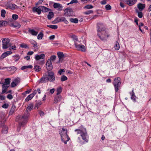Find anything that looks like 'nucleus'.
Returning a JSON list of instances; mask_svg holds the SVG:
<instances>
[{"instance_id":"f257e3e1","label":"nucleus","mask_w":151,"mask_h":151,"mask_svg":"<svg viewBox=\"0 0 151 151\" xmlns=\"http://www.w3.org/2000/svg\"><path fill=\"white\" fill-rule=\"evenodd\" d=\"M105 29V27L103 24L101 23L98 24L97 26L98 35L102 41L106 40L109 37V35L106 33Z\"/></svg>"},{"instance_id":"f03ea898","label":"nucleus","mask_w":151,"mask_h":151,"mask_svg":"<svg viewBox=\"0 0 151 151\" xmlns=\"http://www.w3.org/2000/svg\"><path fill=\"white\" fill-rule=\"evenodd\" d=\"M75 132L77 134H80L84 142L87 143L88 142L89 136L88 134L86 129L82 125L80 126L78 129H75Z\"/></svg>"},{"instance_id":"7ed1b4c3","label":"nucleus","mask_w":151,"mask_h":151,"mask_svg":"<svg viewBox=\"0 0 151 151\" xmlns=\"http://www.w3.org/2000/svg\"><path fill=\"white\" fill-rule=\"evenodd\" d=\"M33 107V104H31L27 108L26 112L24 113L21 118L22 119H23V122L21 124L23 126L27 123L29 115V112L32 109Z\"/></svg>"},{"instance_id":"20e7f679","label":"nucleus","mask_w":151,"mask_h":151,"mask_svg":"<svg viewBox=\"0 0 151 151\" xmlns=\"http://www.w3.org/2000/svg\"><path fill=\"white\" fill-rule=\"evenodd\" d=\"M10 80V78H7L5 79V82L4 83H3L2 81L0 82V84L2 85L1 94H3L7 91V88L9 86Z\"/></svg>"},{"instance_id":"39448f33","label":"nucleus","mask_w":151,"mask_h":151,"mask_svg":"<svg viewBox=\"0 0 151 151\" xmlns=\"http://www.w3.org/2000/svg\"><path fill=\"white\" fill-rule=\"evenodd\" d=\"M120 80L119 78H115L114 80L113 84L115 88V90L116 92H118L120 86L121 84Z\"/></svg>"},{"instance_id":"423d86ee","label":"nucleus","mask_w":151,"mask_h":151,"mask_svg":"<svg viewBox=\"0 0 151 151\" xmlns=\"http://www.w3.org/2000/svg\"><path fill=\"white\" fill-rule=\"evenodd\" d=\"M10 40L8 38H4L2 40V47L3 49H5L8 48L9 46Z\"/></svg>"},{"instance_id":"0eeeda50","label":"nucleus","mask_w":151,"mask_h":151,"mask_svg":"<svg viewBox=\"0 0 151 151\" xmlns=\"http://www.w3.org/2000/svg\"><path fill=\"white\" fill-rule=\"evenodd\" d=\"M60 134L61 136L62 141L64 142V138L67 137V130L63 128L62 130L60 132Z\"/></svg>"},{"instance_id":"6e6552de","label":"nucleus","mask_w":151,"mask_h":151,"mask_svg":"<svg viewBox=\"0 0 151 151\" xmlns=\"http://www.w3.org/2000/svg\"><path fill=\"white\" fill-rule=\"evenodd\" d=\"M62 22H64L66 24L68 23V21L63 17L57 18L54 21H53L52 23L53 24H55Z\"/></svg>"},{"instance_id":"1a4fd4ad","label":"nucleus","mask_w":151,"mask_h":151,"mask_svg":"<svg viewBox=\"0 0 151 151\" xmlns=\"http://www.w3.org/2000/svg\"><path fill=\"white\" fill-rule=\"evenodd\" d=\"M47 77L48 80L51 82H52L55 80V78L54 76V73L51 71H48L47 72Z\"/></svg>"},{"instance_id":"9d476101","label":"nucleus","mask_w":151,"mask_h":151,"mask_svg":"<svg viewBox=\"0 0 151 151\" xmlns=\"http://www.w3.org/2000/svg\"><path fill=\"white\" fill-rule=\"evenodd\" d=\"M72 9L70 8H67L64 10V16L65 17L72 16Z\"/></svg>"},{"instance_id":"9b49d317","label":"nucleus","mask_w":151,"mask_h":151,"mask_svg":"<svg viewBox=\"0 0 151 151\" xmlns=\"http://www.w3.org/2000/svg\"><path fill=\"white\" fill-rule=\"evenodd\" d=\"M5 114L2 112H0V124H2L3 125L4 122L6 121V120L4 119V116Z\"/></svg>"},{"instance_id":"f8f14e48","label":"nucleus","mask_w":151,"mask_h":151,"mask_svg":"<svg viewBox=\"0 0 151 151\" xmlns=\"http://www.w3.org/2000/svg\"><path fill=\"white\" fill-rule=\"evenodd\" d=\"M46 67L47 70L49 71L51 70L52 68V65L50 60H48L46 63Z\"/></svg>"},{"instance_id":"ddd939ff","label":"nucleus","mask_w":151,"mask_h":151,"mask_svg":"<svg viewBox=\"0 0 151 151\" xmlns=\"http://www.w3.org/2000/svg\"><path fill=\"white\" fill-rule=\"evenodd\" d=\"M75 45L76 48L78 50L82 51H85V46L84 45H77L76 43H75Z\"/></svg>"},{"instance_id":"4468645a","label":"nucleus","mask_w":151,"mask_h":151,"mask_svg":"<svg viewBox=\"0 0 151 151\" xmlns=\"http://www.w3.org/2000/svg\"><path fill=\"white\" fill-rule=\"evenodd\" d=\"M58 56L59 58V61H62L65 58V56L62 52H58L57 53Z\"/></svg>"},{"instance_id":"2eb2a0df","label":"nucleus","mask_w":151,"mask_h":151,"mask_svg":"<svg viewBox=\"0 0 151 151\" xmlns=\"http://www.w3.org/2000/svg\"><path fill=\"white\" fill-rule=\"evenodd\" d=\"M41 7V6H39L38 8L33 7L32 9V11L34 12H37L38 14H40L42 11L41 8L40 7Z\"/></svg>"},{"instance_id":"dca6fc26","label":"nucleus","mask_w":151,"mask_h":151,"mask_svg":"<svg viewBox=\"0 0 151 151\" xmlns=\"http://www.w3.org/2000/svg\"><path fill=\"white\" fill-rule=\"evenodd\" d=\"M12 53V52L11 51H7L4 52L0 57V59L2 60L4 59V58L8 56L9 55L11 54Z\"/></svg>"},{"instance_id":"f3484780","label":"nucleus","mask_w":151,"mask_h":151,"mask_svg":"<svg viewBox=\"0 0 151 151\" xmlns=\"http://www.w3.org/2000/svg\"><path fill=\"white\" fill-rule=\"evenodd\" d=\"M129 93L130 94V95L131 96V99L132 100L134 101H135L136 99H137V97L135 95L134 93V89L133 88L131 92H129Z\"/></svg>"},{"instance_id":"a211bd4d","label":"nucleus","mask_w":151,"mask_h":151,"mask_svg":"<svg viewBox=\"0 0 151 151\" xmlns=\"http://www.w3.org/2000/svg\"><path fill=\"white\" fill-rule=\"evenodd\" d=\"M45 56V55L44 54H42L40 55L36 54L35 58L36 60H38L40 59L44 58Z\"/></svg>"},{"instance_id":"6ab92c4d","label":"nucleus","mask_w":151,"mask_h":151,"mask_svg":"<svg viewBox=\"0 0 151 151\" xmlns=\"http://www.w3.org/2000/svg\"><path fill=\"white\" fill-rule=\"evenodd\" d=\"M53 7L55 9H58L59 10H61L63 8V6L59 3H55L53 4Z\"/></svg>"},{"instance_id":"aec40b11","label":"nucleus","mask_w":151,"mask_h":151,"mask_svg":"<svg viewBox=\"0 0 151 151\" xmlns=\"http://www.w3.org/2000/svg\"><path fill=\"white\" fill-rule=\"evenodd\" d=\"M0 125H1V126H3L2 130V132L4 133H7L8 130L7 127L6 126H4V123L3 125L2 124H0Z\"/></svg>"},{"instance_id":"412c9836","label":"nucleus","mask_w":151,"mask_h":151,"mask_svg":"<svg viewBox=\"0 0 151 151\" xmlns=\"http://www.w3.org/2000/svg\"><path fill=\"white\" fill-rule=\"evenodd\" d=\"M29 42L31 44L33 45V47L35 49H38V47L37 45V43L34 40H30Z\"/></svg>"},{"instance_id":"4be33fe9","label":"nucleus","mask_w":151,"mask_h":151,"mask_svg":"<svg viewBox=\"0 0 151 151\" xmlns=\"http://www.w3.org/2000/svg\"><path fill=\"white\" fill-rule=\"evenodd\" d=\"M61 97L62 96L60 95H59L57 96H55V98L54 103L55 104H57L60 102L61 99Z\"/></svg>"},{"instance_id":"5701e85b","label":"nucleus","mask_w":151,"mask_h":151,"mask_svg":"<svg viewBox=\"0 0 151 151\" xmlns=\"http://www.w3.org/2000/svg\"><path fill=\"white\" fill-rule=\"evenodd\" d=\"M28 32L32 35L34 36H36L38 34V32L35 31L34 29H29Z\"/></svg>"},{"instance_id":"b1692460","label":"nucleus","mask_w":151,"mask_h":151,"mask_svg":"<svg viewBox=\"0 0 151 151\" xmlns=\"http://www.w3.org/2000/svg\"><path fill=\"white\" fill-rule=\"evenodd\" d=\"M145 4H143L141 3H139L137 5V7L139 9L142 11L143 10L145 7Z\"/></svg>"},{"instance_id":"393cba45","label":"nucleus","mask_w":151,"mask_h":151,"mask_svg":"<svg viewBox=\"0 0 151 151\" xmlns=\"http://www.w3.org/2000/svg\"><path fill=\"white\" fill-rule=\"evenodd\" d=\"M137 1V0H129L127 1V4L131 6L134 4Z\"/></svg>"},{"instance_id":"a878e982","label":"nucleus","mask_w":151,"mask_h":151,"mask_svg":"<svg viewBox=\"0 0 151 151\" xmlns=\"http://www.w3.org/2000/svg\"><path fill=\"white\" fill-rule=\"evenodd\" d=\"M8 70L12 73H14L17 70V68L15 66H11L8 68Z\"/></svg>"},{"instance_id":"bb28decb","label":"nucleus","mask_w":151,"mask_h":151,"mask_svg":"<svg viewBox=\"0 0 151 151\" xmlns=\"http://www.w3.org/2000/svg\"><path fill=\"white\" fill-rule=\"evenodd\" d=\"M47 81H48V79L47 77H43L40 79L39 81V82L41 83H46Z\"/></svg>"},{"instance_id":"cd10ccee","label":"nucleus","mask_w":151,"mask_h":151,"mask_svg":"<svg viewBox=\"0 0 151 151\" xmlns=\"http://www.w3.org/2000/svg\"><path fill=\"white\" fill-rule=\"evenodd\" d=\"M40 7L41 8L42 11L43 12H46L50 10V9L45 7L44 6H41Z\"/></svg>"},{"instance_id":"c85d7f7f","label":"nucleus","mask_w":151,"mask_h":151,"mask_svg":"<svg viewBox=\"0 0 151 151\" xmlns=\"http://www.w3.org/2000/svg\"><path fill=\"white\" fill-rule=\"evenodd\" d=\"M11 26L15 28L18 29L20 27L21 25L20 24L18 23L15 24H11Z\"/></svg>"},{"instance_id":"c756f323","label":"nucleus","mask_w":151,"mask_h":151,"mask_svg":"<svg viewBox=\"0 0 151 151\" xmlns=\"http://www.w3.org/2000/svg\"><path fill=\"white\" fill-rule=\"evenodd\" d=\"M33 97V95H32L31 94L27 97L25 99V101L27 102L29 100H31Z\"/></svg>"},{"instance_id":"7c9ffc66","label":"nucleus","mask_w":151,"mask_h":151,"mask_svg":"<svg viewBox=\"0 0 151 151\" xmlns=\"http://www.w3.org/2000/svg\"><path fill=\"white\" fill-rule=\"evenodd\" d=\"M15 109L16 106H15L13 105L11 108L10 111L9 112V114L12 115L14 111L15 110Z\"/></svg>"},{"instance_id":"2f4dec72","label":"nucleus","mask_w":151,"mask_h":151,"mask_svg":"<svg viewBox=\"0 0 151 151\" xmlns=\"http://www.w3.org/2000/svg\"><path fill=\"white\" fill-rule=\"evenodd\" d=\"M32 67L33 66L32 65H29L28 66H22L21 68V70H24L27 68L32 69Z\"/></svg>"},{"instance_id":"473e14b6","label":"nucleus","mask_w":151,"mask_h":151,"mask_svg":"<svg viewBox=\"0 0 151 151\" xmlns=\"http://www.w3.org/2000/svg\"><path fill=\"white\" fill-rule=\"evenodd\" d=\"M17 84V80H15L14 81H12L11 84L12 87H14L16 86Z\"/></svg>"},{"instance_id":"72a5a7b5","label":"nucleus","mask_w":151,"mask_h":151,"mask_svg":"<svg viewBox=\"0 0 151 151\" xmlns=\"http://www.w3.org/2000/svg\"><path fill=\"white\" fill-rule=\"evenodd\" d=\"M70 21L74 23H77L78 22V20L77 18H71L70 19Z\"/></svg>"},{"instance_id":"f704fd0d","label":"nucleus","mask_w":151,"mask_h":151,"mask_svg":"<svg viewBox=\"0 0 151 151\" xmlns=\"http://www.w3.org/2000/svg\"><path fill=\"white\" fill-rule=\"evenodd\" d=\"M53 16L54 14L53 12H50L47 15V18L49 19L50 20Z\"/></svg>"},{"instance_id":"c9c22d12","label":"nucleus","mask_w":151,"mask_h":151,"mask_svg":"<svg viewBox=\"0 0 151 151\" xmlns=\"http://www.w3.org/2000/svg\"><path fill=\"white\" fill-rule=\"evenodd\" d=\"M7 24V22L6 21H0V27L5 26Z\"/></svg>"},{"instance_id":"e433bc0d","label":"nucleus","mask_w":151,"mask_h":151,"mask_svg":"<svg viewBox=\"0 0 151 151\" xmlns=\"http://www.w3.org/2000/svg\"><path fill=\"white\" fill-rule=\"evenodd\" d=\"M34 69L35 71L39 72L41 70V68L39 66L36 65L34 66Z\"/></svg>"},{"instance_id":"4c0bfd02","label":"nucleus","mask_w":151,"mask_h":151,"mask_svg":"<svg viewBox=\"0 0 151 151\" xmlns=\"http://www.w3.org/2000/svg\"><path fill=\"white\" fill-rule=\"evenodd\" d=\"M136 12L138 13V17L139 18H141L142 17L143 15L142 12H139L138 10H136Z\"/></svg>"},{"instance_id":"58836bf2","label":"nucleus","mask_w":151,"mask_h":151,"mask_svg":"<svg viewBox=\"0 0 151 151\" xmlns=\"http://www.w3.org/2000/svg\"><path fill=\"white\" fill-rule=\"evenodd\" d=\"M47 27L54 29H56L58 27L57 25H48Z\"/></svg>"},{"instance_id":"ea45409f","label":"nucleus","mask_w":151,"mask_h":151,"mask_svg":"<svg viewBox=\"0 0 151 151\" xmlns=\"http://www.w3.org/2000/svg\"><path fill=\"white\" fill-rule=\"evenodd\" d=\"M20 47L22 48H24L25 49L29 48L28 45L24 43H22V44L20 45Z\"/></svg>"},{"instance_id":"a19ab883","label":"nucleus","mask_w":151,"mask_h":151,"mask_svg":"<svg viewBox=\"0 0 151 151\" xmlns=\"http://www.w3.org/2000/svg\"><path fill=\"white\" fill-rule=\"evenodd\" d=\"M114 48L115 50H118L120 48L119 45V43L117 42H116L115 45L114 46Z\"/></svg>"},{"instance_id":"79ce46f5","label":"nucleus","mask_w":151,"mask_h":151,"mask_svg":"<svg viewBox=\"0 0 151 151\" xmlns=\"http://www.w3.org/2000/svg\"><path fill=\"white\" fill-rule=\"evenodd\" d=\"M43 36V34L42 32H40L37 36V38L38 40L41 39Z\"/></svg>"},{"instance_id":"37998d69","label":"nucleus","mask_w":151,"mask_h":151,"mask_svg":"<svg viewBox=\"0 0 151 151\" xmlns=\"http://www.w3.org/2000/svg\"><path fill=\"white\" fill-rule=\"evenodd\" d=\"M62 89L61 87H59L57 88V93L56 94L57 95H59L62 92Z\"/></svg>"},{"instance_id":"c03bdc74","label":"nucleus","mask_w":151,"mask_h":151,"mask_svg":"<svg viewBox=\"0 0 151 151\" xmlns=\"http://www.w3.org/2000/svg\"><path fill=\"white\" fill-rule=\"evenodd\" d=\"M6 11L4 9H2L1 11V16L2 17H4L5 16Z\"/></svg>"},{"instance_id":"a18cd8bd","label":"nucleus","mask_w":151,"mask_h":151,"mask_svg":"<svg viewBox=\"0 0 151 151\" xmlns=\"http://www.w3.org/2000/svg\"><path fill=\"white\" fill-rule=\"evenodd\" d=\"M68 79L67 77L64 75H63L61 78V81H64Z\"/></svg>"},{"instance_id":"49530a36","label":"nucleus","mask_w":151,"mask_h":151,"mask_svg":"<svg viewBox=\"0 0 151 151\" xmlns=\"http://www.w3.org/2000/svg\"><path fill=\"white\" fill-rule=\"evenodd\" d=\"M70 139V138L68 137V135H67V137H66V138L65 137L64 138V142H64L65 144H66L67 143V142L69 141Z\"/></svg>"},{"instance_id":"de8ad7c7","label":"nucleus","mask_w":151,"mask_h":151,"mask_svg":"<svg viewBox=\"0 0 151 151\" xmlns=\"http://www.w3.org/2000/svg\"><path fill=\"white\" fill-rule=\"evenodd\" d=\"M93 7V6L91 5H88L84 7V8L87 9H92Z\"/></svg>"},{"instance_id":"09e8293b","label":"nucleus","mask_w":151,"mask_h":151,"mask_svg":"<svg viewBox=\"0 0 151 151\" xmlns=\"http://www.w3.org/2000/svg\"><path fill=\"white\" fill-rule=\"evenodd\" d=\"M23 122V121L22 122H20L19 123V127H18V128H17V130L18 132H19L20 131V129H21V126H23V127H24L26 124H24L23 126V125H22V123Z\"/></svg>"},{"instance_id":"8fccbe9b","label":"nucleus","mask_w":151,"mask_h":151,"mask_svg":"<svg viewBox=\"0 0 151 151\" xmlns=\"http://www.w3.org/2000/svg\"><path fill=\"white\" fill-rule=\"evenodd\" d=\"M105 8L106 10H109L111 9V6L110 5L107 4L105 6Z\"/></svg>"},{"instance_id":"3c124183","label":"nucleus","mask_w":151,"mask_h":151,"mask_svg":"<svg viewBox=\"0 0 151 151\" xmlns=\"http://www.w3.org/2000/svg\"><path fill=\"white\" fill-rule=\"evenodd\" d=\"M12 18L16 20L18 19V16L17 14H14L12 15Z\"/></svg>"},{"instance_id":"603ef678","label":"nucleus","mask_w":151,"mask_h":151,"mask_svg":"<svg viewBox=\"0 0 151 151\" xmlns=\"http://www.w3.org/2000/svg\"><path fill=\"white\" fill-rule=\"evenodd\" d=\"M93 11L91 10H89L87 11L84 12V14L86 15H88L93 13Z\"/></svg>"},{"instance_id":"864d4df0","label":"nucleus","mask_w":151,"mask_h":151,"mask_svg":"<svg viewBox=\"0 0 151 151\" xmlns=\"http://www.w3.org/2000/svg\"><path fill=\"white\" fill-rule=\"evenodd\" d=\"M78 1L77 0H72L70 3L68 4V5H69L70 4H73L74 3H77Z\"/></svg>"},{"instance_id":"5fc2aeb1","label":"nucleus","mask_w":151,"mask_h":151,"mask_svg":"<svg viewBox=\"0 0 151 151\" xmlns=\"http://www.w3.org/2000/svg\"><path fill=\"white\" fill-rule=\"evenodd\" d=\"M56 57L55 55H53L51 56L50 57V61H54Z\"/></svg>"},{"instance_id":"6e6d98bb","label":"nucleus","mask_w":151,"mask_h":151,"mask_svg":"<svg viewBox=\"0 0 151 151\" xmlns=\"http://www.w3.org/2000/svg\"><path fill=\"white\" fill-rule=\"evenodd\" d=\"M7 98L10 100H11L13 98V96L11 94H9L7 96Z\"/></svg>"},{"instance_id":"4d7b16f0","label":"nucleus","mask_w":151,"mask_h":151,"mask_svg":"<svg viewBox=\"0 0 151 151\" xmlns=\"http://www.w3.org/2000/svg\"><path fill=\"white\" fill-rule=\"evenodd\" d=\"M16 47L15 45H14L12 46L9 48L10 50H16Z\"/></svg>"},{"instance_id":"13d9d810","label":"nucleus","mask_w":151,"mask_h":151,"mask_svg":"<svg viewBox=\"0 0 151 151\" xmlns=\"http://www.w3.org/2000/svg\"><path fill=\"white\" fill-rule=\"evenodd\" d=\"M65 72V70L63 69H60L58 71V73L60 75H61L62 73Z\"/></svg>"},{"instance_id":"bf43d9fd","label":"nucleus","mask_w":151,"mask_h":151,"mask_svg":"<svg viewBox=\"0 0 151 151\" xmlns=\"http://www.w3.org/2000/svg\"><path fill=\"white\" fill-rule=\"evenodd\" d=\"M11 5L12 6L10 5V7H11L12 9H14L15 8V7L17 6L15 4H12Z\"/></svg>"},{"instance_id":"052dcab7","label":"nucleus","mask_w":151,"mask_h":151,"mask_svg":"<svg viewBox=\"0 0 151 151\" xmlns=\"http://www.w3.org/2000/svg\"><path fill=\"white\" fill-rule=\"evenodd\" d=\"M8 107V104H4L2 106V107L5 109H6Z\"/></svg>"},{"instance_id":"680f3d73","label":"nucleus","mask_w":151,"mask_h":151,"mask_svg":"<svg viewBox=\"0 0 151 151\" xmlns=\"http://www.w3.org/2000/svg\"><path fill=\"white\" fill-rule=\"evenodd\" d=\"M55 36L54 35H52L50 36L49 37V38L50 40H53L55 38Z\"/></svg>"},{"instance_id":"e2e57ef3","label":"nucleus","mask_w":151,"mask_h":151,"mask_svg":"<svg viewBox=\"0 0 151 151\" xmlns=\"http://www.w3.org/2000/svg\"><path fill=\"white\" fill-rule=\"evenodd\" d=\"M34 53V52L32 51H29L27 52V54L28 55H32Z\"/></svg>"},{"instance_id":"0e129e2a","label":"nucleus","mask_w":151,"mask_h":151,"mask_svg":"<svg viewBox=\"0 0 151 151\" xmlns=\"http://www.w3.org/2000/svg\"><path fill=\"white\" fill-rule=\"evenodd\" d=\"M39 113L41 116H43L44 115V112L42 111H40Z\"/></svg>"},{"instance_id":"69168bd1","label":"nucleus","mask_w":151,"mask_h":151,"mask_svg":"<svg viewBox=\"0 0 151 151\" xmlns=\"http://www.w3.org/2000/svg\"><path fill=\"white\" fill-rule=\"evenodd\" d=\"M54 91H55V89L52 88V89L50 90V93L52 94L54 93Z\"/></svg>"},{"instance_id":"338daca9","label":"nucleus","mask_w":151,"mask_h":151,"mask_svg":"<svg viewBox=\"0 0 151 151\" xmlns=\"http://www.w3.org/2000/svg\"><path fill=\"white\" fill-rule=\"evenodd\" d=\"M72 37L74 40H75L76 41H78V39L77 38L76 36L75 35H73L72 36Z\"/></svg>"},{"instance_id":"774afa93","label":"nucleus","mask_w":151,"mask_h":151,"mask_svg":"<svg viewBox=\"0 0 151 151\" xmlns=\"http://www.w3.org/2000/svg\"><path fill=\"white\" fill-rule=\"evenodd\" d=\"M101 3L102 4H106V0H103L101 2Z\"/></svg>"}]
</instances>
